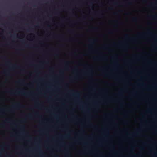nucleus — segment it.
Masks as SVG:
<instances>
[{"instance_id": "obj_1", "label": "nucleus", "mask_w": 157, "mask_h": 157, "mask_svg": "<svg viewBox=\"0 0 157 157\" xmlns=\"http://www.w3.org/2000/svg\"><path fill=\"white\" fill-rule=\"evenodd\" d=\"M136 156H138V155H136Z\"/></svg>"}, {"instance_id": "obj_2", "label": "nucleus", "mask_w": 157, "mask_h": 157, "mask_svg": "<svg viewBox=\"0 0 157 157\" xmlns=\"http://www.w3.org/2000/svg\"><path fill=\"white\" fill-rule=\"evenodd\" d=\"M46 120H48V118H46L45 119Z\"/></svg>"}]
</instances>
